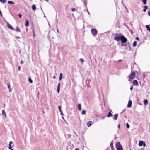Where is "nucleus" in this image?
Segmentation results:
<instances>
[{"label": "nucleus", "instance_id": "1", "mask_svg": "<svg viewBox=\"0 0 150 150\" xmlns=\"http://www.w3.org/2000/svg\"><path fill=\"white\" fill-rule=\"evenodd\" d=\"M135 72L133 71L129 77V81H130L135 78Z\"/></svg>", "mask_w": 150, "mask_h": 150}, {"label": "nucleus", "instance_id": "2", "mask_svg": "<svg viewBox=\"0 0 150 150\" xmlns=\"http://www.w3.org/2000/svg\"><path fill=\"white\" fill-rule=\"evenodd\" d=\"M115 145L117 150H123V148L119 142H117Z\"/></svg>", "mask_w": 150, "mask_h": 150}, {"label": "nucleus", "instance_id": "3", "mask_svg": "<svg viewBox=\"0 0 150 150\" xmlns=\"http://www.w3.org/2000/svg\"><path fill=\"white\" fill-rule=\"evenodd\" d=\"M121 40L122 43H124L127 41V39L123 35L122 36V39H121Z\"/></svg>", "mask_w": 150, "mask_h": 150}, {"label": "nucleus", "instance_id": "4", "mask_svg": "<svg viewBox=\"0 0 150 150\" xmlns=\"http://www.w3.org/2000/svg\"><path fill=\"white\" fill-rule=\"evenodd\" d=\"M91 32L93 36H95L97 34V31L95 29H92Z\"/></svg>", "mask_w": 150, "mask_h": 150}, {"label": "nucleus", "instance_id": "5", "mask_svg": "<svg viewBox=\"0 0 150 150\" xmlns=\"http://www.w3.org/2000/svg\"><path fill=\"white\" fill-rule=\"evenodd\" d=\"M122 39V36H118L115 37L114 38V40H116L117 41L121 40V39Z\"/></svg>", "mask_w": 150, "mask_h": 150}, {"label": "nucleus", "instance_id": "6", "mask_svg": "<svg viewBox=\"0 0 150 150\" xmlns=\"http://www.w3.org/2000/svg\"><path fill=\"white\" fill-rule=\"evenodd\" d=\"M14 144L12 141H10L9 144L8 148L9 149H11L13 147Z\"/></svg>", "mask_w": 150, "mask_h": 150}, {"label": "nucleus", "instance_id": "7", "mask_svg": "<svg viewBox=\"0 0 150 150\" xmlns=\"http://www.w3.org/2000/svg\"><path fill=\"white\" fill-rule=\"evenodd\" d=\"M7 27L8 28H9L11 30H13V27L8 22H7Z\"/></svg>", "mask_w": 150, "mask_h": 150}, {"label": "nucleus", "instance_id": "8", "mask_svg": "<svg viewBox=\"0 0 150 150\" xmlns=\"http://www.w3.org/2000/svg\"><path fill=\"white\" fill-rule=\"evenodd\" d=\"M133 84L134 86H137L138 85V83L136 80H134L133 81Z\"/></svg>", "mask_w": 150, "mask_h": 150}, {"label": "nucleus", "instance_id": "9", "mask_svg": "<svg viewBox=\"0 0 150 150\" xmlns=\"http://www.w3.org/2000/svg\"><path fill=\"white\" fill-rule=\"evenodd\" d=\"M132 101L130 100L129 101L127 105V107L130 108L132 106Z\"/></svg>", "mask_w": 150, "mask_h": 150}, {"label": "nucleus", "instance_id": "10", "mask_svg": "<svg viewBox=\"0 0 150 150\" xmlns=\"http://www.w3.org/2000/svg\"><path fill=\"white\" fill-rule=\"evenodd\" d=\"M144 142L143 141H139V145L140 146H143V144Z\"/></svg>", "mask_w": 150, "mask_h": 150}, {"label": "nucleus", "instance_id": "11", "mask_svg": "<svg viewBox=\"0 0 150 150\" xmlns=\"http://www.w3.org/2000/svg\"><path fill=\"white\" fill-rule=\"evenodd\" d=\"M111 110H110V112H109L108 115H107V117H112V115L111 113Z\"/></svg>", "mask_w": 150, "mask_h": 150}, {"label": "nucleus", "instance_id": "12", "mask_svg": "<svg viewBox=\"0 0 150 150\" xmlns=\"http://www.w3.org/2000/svg\"><path fill=\"white\" fill-rule=\"evenodd\" d=\"M7 86L9 90V91L10 92H11V90L10 89V83H7Z\"/></svg>", "mask_w": 150, "mask_h": 150}, {"label": "nucleus", "instance_id": "13", "mask_svg": "<svg viewBox=\"0 0 150 150\" xmlns=\"http://www.w3.org/2000/svg\"><path fill=\"white\" fill-rule=\"evenodd\" d=\"M78 109L79 110H81V105L80 104H79L78 105Z\"/></svg>", "mask_w": 150, "mask_h": 150}, {"label": "nucleus", "instance_id": "14", "mask_svg": "<svg viewBox=\"0 0 150 150\" xmlns=\"http://www.w3.org/2000/svg\"><path fill=\"white\" fill-rule=\"evenodd\" d=\"M118 116V115L117 114H115L114 115V119L115 120H117V119Z\"/></svg>", "mask_w": 150, "mask_h": 150}, {"label": "nucleus", "instance_id": "15", "mask_svg": "<svg viewBox=\"0 0 150 150\" xmlns=\"http://www.w3.org/2000/svg\"><path fill=\"white\" fill-rule=\"evenodd\" d=\"M144 9H143V11L144 12H145L147 8L148 7L147 6L145 5L144 6Z\"/></svg>", "mask_w": 150, "mask_h": 150}, {"label": "nucleus", "instance_id": "16", "mask_svg": "<svg viewBox=\"0 0 150 150\" xmlns=\"http://www.w3.org/2000/svg\"><path fill=\"white\" fill-rule=\"evenodd\" d=\"M92 122L91 121H89L87 123V126L88 127H90L91 126Z\"/></svg>", "mask_w": 150, "mask_h": 150}, {"label": "nucleus", "instance_id": "17", "mask_svg": "<svg viewBox=\"0 0 150 150\" xmlns=\"http://www.w3.org/2000/svg\"><path fill=\"white\" fill-rule=\"evenodd\" d=\"M32 9L33 10H35L36 9V6L35 5L33 4L32 6Z\"/></svg>", "mask_w": 150, "mask_h": 150}, {"label": "nucleus", "instance_id": "18", "mask_svg": "<svg viewBox=\"0 0 150 150\" xmlns=\"http://www.w3.org/2000/svg\"><path fill=\"white\" fill-rule=\"evenodd\" d=\"M29 21L28 20H27L26 21L25 25L27 27L29 26Z\"/></svg>", "mask_w": 150, "mask_h": 150}, {"label": "nucleus", "instance_id": "19", "mask_svg": "<svg viewBox=\"0 0 150 150\" xmlns=\"http://www.w3.org/2000/svg\"><path fill=\"white\" fill-rule=\"evenodd\" d=\"M62 73H60V76H59V80H61V79H62Z\"/></svg>", "mask_w": 150, "mask_h": 150}, {"label": "nucleus", "instance_id": "20", "mask_svg": "<svg viewBox=\"0 0 150 150\" xmlns=\"http://www.w3.org/2000/svg\"><path fill=\"white\" fill-rule=\"evenodd\" d=\"M144 104H145V105H146V104H147L148 102V101L147 100V99H144Z\"/></svg>", "mask_w": 150, "mask_h": 150}, {"label": "nucleus", "instance_id": "21", "mask_svg": "<svg viewBox=\"0 0 150 150\" xmlns=\"http://www.w3.org/2000/svg\"><path fill=\"white\" fill-rule=\"evenodd\" d=\"M16 31L17 32H20V30L19 28L18 27H17L16 28Z\"/></svg>", "mask_w": 150, "mask_h": 150}, {"label": "nucleus", "instance_id": "22", "mask_svg": "<svg viewBox=\"0 0 150 150\" xmlns=\"http://www.w3.org/2000/svg\"><path fill=\"white\" fill-rule=\"evenodd\" d=\"M146 28L150 32V28L149 27V25H146Z\"/></svg>", "mask_w": 150, "mask_h": 150}, {"label": "nucleus", "instance_id": "23", "mask_svg": "<svg viewBox=\"0 0 150 150\" xmlns=\"http://www.w3.org/2000/svg\"><path fill=\"white\" fill-rule=\"evenodd\" d=\"M2 114L3 115H4L5 117H6V115L5 113V112L4 110H2Z\"/></svg>", "mask_w": 150, "mask_h": 150}, {"label": "nucleus", "instance_id": "24", "mask_svg": "<svg viewBox=\"0 0 150 150\" xmlns=\"http://www.w3.org/2000/svg\"><path fill=\"white\" fill-rule=\"evenodd\" d=\"M28 80L30 83H33V81L30 77L28 78Z\"/></svg>", "mask_w": 150, "mask_h": 150}, {"label": "nucleus", "instance_id": "25", "mask_svg": "<svg viewBox=\"0 0 150 150\" xmlns=\"http://www.w3.org/2000/svg\"><path fill=\"white\" fill-rule=\"evenodd\" d=\"M137 44V42L136 41H134L133 43V47H134L136 46Z\"/></svg>", "mask_w": 150, "mask_h": 150}, {"label": "nucleus", "instance_id": "26", "mask_svg": "<svg viewBox=\"0 0 150 150\" xmlns=\"http://www.w3.org/2000/svg\"><path fill=\"white\" fill-rule=\"evenodd\" d=\"M142 2L145 5L146 4V0H142Z\"/></svg>", "mask_w": 150, "mask_h": 150}, {"label": "nucleus", "instance_id": "27", "mask_svg": "<svg viewBox=\"0 0 150 150\" xmlns=\"http://www.w3.org/2000/svg\"><path fill=\"white\" fill-rule=\"evenodd\" d=\"M81 113L83 115H85L86 113V111L84 110L82 111Z\"/></svg>", "mask_w": 150, "mask_h": 150}, {"label": "nucleus", "instance_id": "28", "mask_svg": "<svg viewBox=\"0 0 150 150\" xmlns=\"http://www.w3.org/2000/svg\"><path fill=\"white\" fill-rule=\"evenodd\" d=\"M126 125L127 128L128 129L129 128V125L127 123H126Z\"/></svg>", "mask_w": 150, "mask_h": 150}, {"label": "nucleus", "instance_id": "29", "mask_svg": "<svg viewBox=\"0 0 150 150\" xmlns=\"http://www.w3.org/2000/svg\"><path fill=\"white\" fill-rule=\"evenodd\" d=\"M59 111L61 113H62V111L61 110V107L60 106H58V107Z\"/></svg>", "mask_w": 150, "mask_h": 150}, {"label": "nucleus", "instance_id": "30", "mask_svg": "<svg viewBox=\"0 0 150 150\" xmlns=\"http://www.w3.org/2000/svg\"><path fill=\"white\" fill-rule=\"evenodd\" d=\"M1 1L0 2L3 3H4L6 2V0H1Z\"/></svg>", "mask_w": 150, "mask_h": 150}, {"label": "nucleus", "instance_id": "31", "mask_svg": "<svg viewBox=\"0 0 150 150\" xmlns=\"http://www.w3.org/2000/svg\"><path fill=\"white\" fill-rule=\"evenodd\" d=\"M8 3L9 4H14V3L13 2L11 1H8Z\"/></svg>", "mask_w": 150, "mask_h": 150}, {"label": "nucleus", "instance_id": "32", "mask_svg": "<svg viewBox=\"0 0 150 150\" xmlns=\"http://www.w3.org/2000/svg\"><path fill=\"white\" fill-rule=\"evenodd\" d=\"M80 61H81V62H82V63L83 62H84V60H83V59H82V58H80Z\"/></svg>", "mask_w": 150, "mask_h": 150}, {"label": "nucleus", "instance_id": "33", "mask_svg": "<svg viewBox=\"0 0 150 150\" xmlns=\"http://www.w3.org/2000/svg\"><path fill=\"white\" fill-rule=\"evenodd\" d=\"M110 147H111V146H113V144H112V142L110 144Z\"/></svg>", "mask_w": 150, "mask_h": 150}, {"label": "nucleus", "instance_id": "34", "mask_svg": "<svg viewBox=\"0 0 150 150\" xmlns=\"http://www.w3.org/2000/svg\"><path fill=\"white\" fill-rule=\"evenodd\" d=\"M59 91H60V88H57V91L58 93H59Z\"/></svg>", "mask_w": 150, "mask_h": 150}, {"label": "nucleus", "instance_id": "35", "mask_svg": "<svg viewBox=\"0 0 150 150\" xmlns=\"http://www.w3.org/2000/svg\"><path fill=\"white\" fill-rule=\"evenodd\" d=\"M87 1H84V4H85V5L86 6V4H87Z\"/></svg>", "mask_w": 150, "mask_h": 150}, {"label": "nucleus", "instance_id": "36", "mask_svg": "<svg viewBox=\"0 0 150 150\" xmlns=\"http://www.w3.org/2000/svg\"><path fill=\"white\" fill-rule=\"evenodd\" d=\"M143 144V146L144 147H145L146 146V144L145 142H144Z\"/></svg>", "mask_w": 150, "mask_h": 150}, {"label": "nucleus", "instance_id": "37", "mask_svg": "<svg viewBox=\"0 0 150 150\" xmlns=\"http://www.w3.org/2000/svg\"><path fill=\"white\" fill-rule=\"evenodd\" d=\"M133 89V86L132 85L130 88V90H132Z\"/></svg>", "mask_w": 150, "mask_h": 150}, {"label": "nucleus", "instance_id": "38", "mask_svg": "<svg viewBox=\"0 0 150 150\" xmlns=\"http://www.w3.org/2000/svg\"><path fill=\"white\" fill-rule=\"evenodd\" d=\"M136 40H139V37H136Z\"/></svg>", "mask_w": 150, "mask_h": 150}, {"label": "nucleus", "instance_id": "39", "mask_svg": "<svg viewBox=\"0 0 150 150\" xmlns=\"http://www.w3.org/2000/svg\"><path fill=\"white\" fill-rule=\"evenodd\" d=\"M75 10V9L74 8H71V11H74Z\"/></svg>", "mask_w": 150, "mask_h": 150}, {"label": "nucleus", "instance_id": "40", "mask_svg": "<svg viewBox=\"0 0 150 150\" xmlns=\"http://www.w3.org/2000/svg\"><path fill=\"white\" fill-rule=\"evenodd\" d=\"M60 83H59L58 85L57 88H60Z\"/></svg>", "mask_w": 150, "mask_h": 150}, {"label": "nucleus", "instance_id": "41", "mask_svg": "<svg viewBox=\"0 0 150 150\" xmlns=\"http://www.w3.org/2000/svg\"><path fill=\"white\" fill-rule=\"evenodd\" d=\"M18 16L20 18H21L22 16V15L20 14H18Z\"/></svg>", "mask_w": 150, "mask_h": 150}, {"label": "nucleus", "instance_id": "42", "mask_svg": "<svg viewBox=\"0 0 150 150\" xmlns=\"http://www.w3.org/2000/svg\"><path fill=\"white\" fill-rule=\"evenodd\" d=\"M20 66H18V70L19 71H20Z\"/></svg>", "mask_w": 150, "mask_h": 150}, {"label": "nucleus", "instance_id": "43", "mask_svg": "<svg viewBox=\"0 0 150 150\" xmlns=\"http://www.w3.org/2000/svg\"><path fill=\"white\" fill-rule=\"evenodd\" d=\"M24 63L23 61L22 60H21L20 62V63L22 64V63Z\"/></svg>", "mask_w": 150, "mask_h": 150}, {"label": "nucleus", "instance_id": "44", "mask_svg": "<svg viewBox=\"0 0 150 150\" xmlns=\"http://www.w3.org/2000/svg\"><path fill=\"white\" fill-rule=\"evenodd\" d=\"M111 148L112 150H114V148L113 146H111Z\"/></svg>", "mask_w": 150, "mask_h": 150}, {"label": "nucleus", "instance_id": "45", "mask_svg": "<svg viewBox=\"0 0 150 150\" xmlns=\"http://www.w3.org/2000/svg\"><path fill=\"white\" fill-rule=\"evenodd\" d=\"M148 15L150 16V12L149 11L148 12Z\"/></svg>", "mask_w": 150, "mask_h": 150}, {"label": "nucleus", "instance_id": "46", "mask_svg": "<svg viewBox=\"0 0 150 150\" xmlns=\"http://www.w3.org/2000/svg\"><path fill=\"white\" fill-rule=\"evenodd\" d=\"M120 125H118V128H120Z\"/></svg>", "mask_w": 150, "mask_h": 150}, {"label": "nucleus", "instance_id": "47", "mask_svg": "<svg viewBox=\"0 0 150 150\" xmlns=\"http://www.w3.org/2000/svg\"><path fill=\"white\" fill-rule=\"evenodd\" d=\"M75 150H79V149L78 148H76L75 149Z\"/></svg>", "mask_w": 150, "mask_h": 150}, {"label": "nucleus", "instance_id": "48", "mask_svg": "<svg viewBox=\"0 0 150 150\" xmlns=\"http://www.w3.org/2000/svg\"><path fill=\"white\" fill-rule=\"evenodd\" d=\"M87 12H88V14H90V13H89V11H88V10H87Z\"/></svg>", "mask_w": 150, "mask_h": 150}, {"label": "nucleus", "instance_id": "49", "mask_svg": "<svg viewBox=\"0 0 150 150\" xmlns=\"http://www.w3.org/2000/svg\"><path fill=\"white\" fill-rule=\"evenodd\" d=\"M88 81L90 82L91 81V79H88Z\"/></svg>", "mask_w": 150, "mask_h": 150}, {"label": "nucleus", "instance_id": "50", "mask_svg": "<svg viewBox=\"0 0 150 150\" xmlns=\"http://www.w3.org/2000/svg\"><path fill=\"white\" fill-rule=\"evenodd\" d=\"M105 116H104V117H103L102 119H104V118H105Z\"/></svg>", "mask_w": 150, "mask_h": 150}, {"label": "nucleus", "instance_id": "51", "mask_svg": "<svg viewBox=\"0 0 150 150\" xmlns=\"http://www.w3.org/2000/svg\"><path fill=\"white\" fill-rule=\"evenodd\" d=\"M45 0L46 1H47V2L49 1V0Z\"/></svg>", "mask_w": 150, "mask_h": 150}, {"label": "nucleus", "instance_id": "52", "mask_svg": "<svg viewBox=\"0 0 150 150\" xmlns=\"http://www.w3.org/2000/svg\"><path fill=\"white\" fill-rule=\"evenodd\" d=\"M53 78H55V76H53Z\"/></svg>", "mask_w": 150, "mask_h": 150}, {"label": "nucleus", "instance_id": "53", "mask_svg": "<svg viewBox=\"0 0 150 150\" xmlns=\"http://www.w3.org/2000/svg\"><path fill=\"white\" fill-rule=\"evenodd\" d=\"M61 115H62L63 114L62 112V113H61Z\"/></svg>", "mask_w": 150, "mask_h": 150}, {"label": "nucleus", "instance_id": "54", "mask_svg": "<svg viewBox=\"0 0 150 150\" xmlns=\"http://www.w3.org/2000/svg\"><path fill=\"white\" fill-rule=\"evenodd\" d=\"M11 149V150H14L13 149H12V148L11 149Z\"/></svg>", "mask_w": 150, "mask_h": 150}, {"label": "nucleus", "instance_id": "55", "mask_svg": "<svg viewBox=\"0 0 150 150\" xmlns=\"http://www.w3.org/2000/svg\"><path fill=\"white\" fill-rule=\"evenodd\" d=\"M122 45V46H123V44H122V45Z\"/></svg>", "mask_w": 150, "mask_h": 150}, {"label": "nucleus", "instance_id": "56", "mask_svg": "<svg viewBox=\"0 0 150 150\" xmlns=\"http://www.w3.org/2000/svg\"><path fill=\"white\" fill-rule=\"evenodd\" d=\"M129 47L130 49H131L130 46H129Z\"/></svg>", "mask_w": 150, "mask_h": 150}, {"label": "nucleus", "instance_id": "57", "mask_svg": "<svg viewBox=\"0 0 150 150\" xmlns=\"http://www.w3.org/2000/svg\"><path fill=\"white\" fill-rule=\"evenodd\" d=\"M87 1V0H84V1Z\"/></svg>", "mask_w": 150, "mask_h": 150}, {"label": "nucleus", "instance_id": "58", "mask_svg": "<svg viewBox=\"0 0 150 150\" xmlns=\"http://www.w3.org/2000/svg\"><path fill=\"white\" fill-rule=\"evenodd\" d=\"M62 118H64L63 117H62Z\"/></svg>", "mask_w": 150, "mask_h": 150}]
</instances>
